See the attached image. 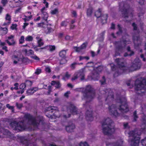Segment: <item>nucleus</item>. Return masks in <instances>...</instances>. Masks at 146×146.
Segmentation results:
<instances>
[{"mask_svg":"<svg viewBox=\"0 0 146 146\" xmlns=\"http://www.w3.org/2000/svg\"><path fill=\"white\" fill-rule=\"evenodd\" d=\"M145 0H137V2H138L139 4L141 5H142L144 4Z\"/></svg>","mask_w":146,"mask_h":146,"instance_id":"61","label":"nucleus"},{"mask_svg":"<svg viewBox=\"0 0 146 146\" xmlns=\"http://www.w3.org/2000/svg\"><path fill=\"white\" fill-rule=\"evenodd\" d=\"M141 121L143 124L146 125V116L145 115H144L143 116Z\"/></svg>","mask_w":146,"mask_h":146,"instance_id":"38","label":"nucleus"},{"mask_svg":"<svg viewBox=\"0 0 146 146\" xmlns=\"http://www.w3.org/2000/svg\"><path fill=\"white\" fill-rule=\"evenodd\" d=\"M132 26L133 27V30L134 31H137V25L134 22L132 23Z\"/></svg>","mask_w":146,"mask_h":146,"instance_id":"49","label":"nucleus"},{"mask_svg":"<svg viewBox=\"0 0 146 146\" xmlns=\"http://www.w3.org/2000/svg\"><path fill=\"white\" fill-rule=\"evenodd\" d=\"M79 145L80 146H89V145L86 142H85L84 143L81 142L80 143Z\"/></svg>","mask_w":146,"mask_h":146,"instance_id":"47","label":"nucleus"},{"mask_svg":"<svg viewBox=\"0 0 146 146\" xmlns=\"http://www.w3.org/2000/svg\"><path fill=\"white\" fill-rule=\"evenodd\" d=\"M47 46L48 47H46V48L48 47V50L50 52H52L56 49L55 46L54 45H49Z\"/></svg>","mask_w":146,"mask_h":146,"instance_id":"32","label":"nucleus"},{"mask_svg":"<svg viewBox=\"0 0 146 146\" xmlns=\"http://www.w3.org/2000/svg\"><path fill=\"white\" fill-rule=\"evenodd\" d=\"M141 133L138 134L137 131L136 130L130 131L128 133L130 138L128 139V142L131 146H139V143L140 139Z\"/></svg>","mask_w":146,"mask_h":146,"instance_id":"3","label":"nucleus"},{"mask_svg":"<svg viewBox=\"0 0 146 146\" xmlns=\"http://www.w3.org/2000/svg\"><path fill=\"white\" fill-rule=\"evenodd\" d=\"M135 53L133 51H131V52L129 54H128L127 52H125L124 54V56L125 57H126L128 56H131L133 55Z\"/></svg>","mask_w":146,"mask_h":146,"instance_id":"42","label":"nucleus"},{"mask_svg":"<svg viewBox=\"0 0 146 146\" xmlns=\"http://www.w3.org/2000/svg\"><path fill=\"white\" fill-rule=\"evenodd\" d=\"M132 39L135 48H138L141 45L142 41L140 39V37L139 36H132Z\"/></svg>","mask_w":146,"mask_h":146,"instance_id":"14","label":"nucleus"},{"mask_svg":"<svg viewBox=\"0 0 146 146\" xmlns=\"http://www.w3.org/2000/svg\"><path fill=\"white\" fill-rule=\"evenodd\" d=\"M5 19L6 20H7L8 21V23L9 24L11 23V16L9 14H6L5 17Z\"/></svg>","mask_w":146,"mask_h":146,"instance_id":"36","label":"nucleus"},{"mask_svg":"<svg viewBox=\"0 0 146 146\" xmlns=\"http://www.w3.org/2000/svg\"><path fill=\"white\" fill-rule=\"evenodd\" d=\"M85 68H83L79 70L77 73L78 77L80 78L81 81L85 79Z\"/></svg>","mask_w":146,"mask_h":146,"instance_id":"18","label":"nucleus"},{"mask_svg":"<svg viewBox=\"0 0 146 146\" xmlns=\"http://www.w3.org/2000/svg\"><path fill=\"white\" fill-rule=\"evenodd\" d=\"M117 27L118 28L119 31H118L116 33L117 35H119L122 34L123 31L122 30V28L121 27L120 25H119V24L118 25Z\"/></svg>","mask_w":146,"mask_h":146,"instance_id":"33","label":"nucleus"},{"mask_svg":"<svg viewBox=\"0 0 146 146\" xmlns=\"http://www.w3.org/2000/svg\"><path fill=\"white\" fill-rule=\"evenodd\" d=\"M132 117L133 118V119L132 120V121L136 122L137 121V119L138 118V116L137 114V111L136 110H135L134 111Z\"/></svg>","mask_w":146,"mask_h":146,"instance_id":"31","label":"nucleus"},{"mask_svg":"<svg viewBox=\"0 0 146 146\" xmlns=\"http://www.w3.org/2000/svg\"><path fill=\"white\" fill-rule=\"evenodd\" d=\"M121 74V73H119V71H116L113 74V76L114 78L118 76L119 75Z\"/></svg>","mask_w":146,"mask_h":146,"instance_id":"54","label":"nucleus"},{"mask_svg":"<svg viewBox=\"0 0 146 146\" xmlns=\"http://www.w3.org/2000/svg\"><path fill=\"white\" fill-rule=\"evenodd\" d=\"M106 146H123V142H122L121 143H119L118 141L113 143L106 142Z\"/></svg>","mask_w":146,"mask_h":146,"instance_id":"22","label":"nucleus"},{"mask_svg":"<svg viewBox=\"0 0 146 146\" xmlns=\"http://www.w3.org/2000/svg\"><path fill=\"white\" fill-rule=\"evenodd\" d=\"M95 95L94 91L91 86H87L84 92L83 96L84 99L87 100L86 102V104H87L88 100L89 102L91 101Z\"/></svg>","mask_w":146,"mask_h":146,"instance_id":"6","label":"nucleus"},{"mask_svg":"<svg viewBox=\"0 0 146 146\" xmlns=\"http://www.w3.org/2000/svg\"><path fill=\"white\" fill-rule=\"evenodd\" d=\"M95 15L97 18L100 19L99 20L102 25L107 23L108 15L107 14L102 15L101 9L99 8L98 11L95 12Z\"/></svg>","mask_w":146,"mask_h":146,"instance_id":"11","label":"nucleus"},{"mask_svg":"<svg viewBox=\"0 0 146 146\" xmlns=\"http://www.w3.org/2000/svg\"><path fill=\"white\" fill-rule=\"evenodd\" d=\"M115 44L118 45L116 46L115 49L117 51H121L123 48V47L121 41H116L115 42Z\"/></svg>","mask_w":146,"mask_h":146,"instance_id":"23","label":"nucleus"},{"mask_svg":"<svg viewBox=\"0 0 146 146\" xmlns=\"http://www.w3.org/2000/svg\"><path fill=\"white\" fill-rule=\"evenodd\" d=\"M26 87L31 86L33 82L32 81L29 80H26L25 83Z\"/></svg>","mask_w":146,"mask_h":146,"instance_id":"34","label":"nucleus"},{"mask_svg":"<svg viewBox=\"0 0 146 146\" xmlns=\"http://www.w3.org/2000/svg\"><path fill=\"white\" fill-rule=\"evenodd\" d=\"M31 58L37 61H39L40 58L36 55H34L33 56H31Z\"/></svg>","mask_w":146,"mask_h":146,"instance_id":"50","label":"nucleus"},{"mask_svg":"<svg viewBox=\"0 0 146 146\" xmlns=\"http://www.w3.org/2000/svg\"><path fill=\"white\" fill-rule=\"evenodd\" d=\"M21 61L23 63L26 64L29 62V59L27 57L23 56L21 58Z\"/></svg>","mask_w":146,"mask_h":146,"instance_id":"35","label":"nucleus"},{"mask_svg":"<svg viewBox=\"0 0 146 146\" xmlns=\"http://www.w3.org/2000/svg\"><path fill=\"white\" fill-rule=\"evenodd\" d=\"M42 40L41 39H40L39 40H38V47H40L43 45L44 43L41 42Z\"/></svg>","mask_w":146,"mask_h":146,"instance_id":"51","label":"nucleus"},{"mask_svg":"<svg viewBox=\"0 0 146 146\" xmlns=\"http://www.w3.org/2000/svg\"><path fill=\"white\" fill-rule=\"evenodd\" d=\"M134 62V63L132 64L130 68V69L132 71H134L140 69L141 66V62L139 60H135Z\"/></svg>","mask_w":146,"mask_h":146,"instance_id":"13","label":"nucleus"},{"mask_svg":"<svg viewBox=\"0 0 146 146\" xmlns=\"http://www.w3.org/2000/svg\"><path fill=\"white\" fill-rule=\"evenodd\" d=\"M25 120L17 122L16 121H11L10 124V126L15 131L19 132L24 129L25 128Z\"/></svg>","mask_w":146,"mask_h":146,"instance_id":"8","label":"nucleus"},{"mask_svg":"<svg viewBox=\"0 0 146 146\" xmlns=\"http://www.w3.org/2000/svg\"><path fill=\"white\" fill-rule=\"evenodd\" d=\"M46 10L45 7H43L40 10L41 13V17L43 20L45 21H47V19L48 17V13L46 11Z\"/></svg>","mask_w":146,"mask_h":146,"instance_id":"20","label":"nucleus"},{"mask_svg":"<svg viewBox=\"0 0 146 146\" xmlns=\"http://www.w3.org/2000/svg\"><path fill=\"white\" fill-rule=\"evenodd\" d=\"M100 82L101 85H104L106 84V79L104 76L102 77V80H100Z\"/></svg>","mask_w":146,"mask_h":146,"instance_id":"41","label":"nucleus"},{"mask_svg":"<svg viewBox=\"0 0 146 146\" xmlns=\"http://www.w3.org/2000/svg\"><path fill=\"white\" fill-rule=\"evenodd\" d=\"M58 9L56 8L50 11L51 14L52 15H54L58 14Z\"/></svg>","mask_w":146,"mask_h":146,"instance_id":"37","label":"nucleus"},{"mask_svg":"<svg viewBox=\"0 0 146 146\" xmlns=\"http://www.w3.org/2000/svg\"><path fill=\"white\" fill-rule=\"evenodd\" d=\"M45 71L47 72L48 73H50L51 72V70L50 69L49 67H46L45 69Z\"/></svg>","mask_w":146,"mask_h":146,"instance_id":"60","label":"nucleus"},{"mask_svg":"<svg viewBox=\"0 0 146 146\" xmlns=\"http://www.w3.org/2000/svg\"><path fill=\"white\" fill-rule=\"evenodd\" d=\"M90 110H87L86 113V120L88 121H92L93 120V117L92 115L93 110L91 106H89Z\"/></svg>","mask_w":146,"mask_h":146,"instance_id":"16","label":"nucleus"},{"mask_svg":"<svg viewBox=\"0 0 146 146\" xmlns=\"http://www.w3.org/2000/svg\"><path fill=\"white\" fill-rule=\"evenodd\" d=\"M68 50L67 49L66 50H62L59 52V56L62 58L60 60V64L62 65L66 62V54Z\"/></svg>","mask_w":146,"mask_h":146,"instance_id":"12","label":"nucleus"},{"mask_svg":"<svg viewBox=\"0 0 146 146\" xmlns=\"http://www.w3.org/2000/svg\"><path fill=\"white\" fill-rule=\"evenodd\" d=\"M33 39V37L32 36L30 35L28 36L25 38V40L26 41H32Z\"/></svg>","mask_w":146,"mask_h":146,"instance_id":"43","label":"nucleus"},{"mask_svg":"<svg viewBox=\"0 0 146 146\" xmlns=\"http://www.w3.org/2000/svg\"><path fill=\"white\" fill-rule=\"evenodd\" d=\"M86 44L85 43H83L80 46V47L81 49H84L86 48Z\"/></svg>","mask_w":146,"mask_h":146,"instance_id":"64","label":"nucleus"},{"mask_svg":"<svg viewBox=\"0 0 146 146\" xmlns=\"http://www.w3.org/2000/svg\"><path fill=\"white\" fill-rule=\"evenodd\" d=\"M6 106L7 108H8L9 109L11 110L12 112L14 111V109L13 106H10L9 104H7L6 105Z\"/></svg>","mask_w":146,"mask_h":146,"instance_id":"39","label":"nucleus"},{"mask_svg":"<svg viewBox=\"0 0 146 146\" xmlns=\"http://www.w3.org/2000/svg\"><path fill=\"white\" fill-rule=\"evenodd\" d=\"M46 116L48 118H52L60 117V111L56 107L50 106L45 110Z\"/></svg>","mask_w":146,"mask_h":146,"instance_id":"5","label":"nucleus"},{"mask_svg":"<svg viewBox=\"0 0 146 146\" xmlns=\"http://www.w3.org/2000/svg\"><path fill=\"white\" fill-rule=\"evenodd\" d=\"M74 48L77 52H80L82 50L81 48L80 47H74Z\"/></svg>","mask_w":146,"mask_h":146,"instance_id":"62","label":"nucleus"},{"mask_svg":"<svg viewBox=\"0 0 146 146\" xmlns=\"http://www.w3.org/2000/svg\"><path fill=\"white\" fill-rule=\"evenodd\" d=\"M23 52L25 53V54L26 56H30L32 55H34V51L31 49L28 50L27 49H25L23 50Z\"/></svg>","mask_w":146,"mask_h":146,"instance_id":"28","label":"nucleus"},{"mask_svg":"<svg viewBox=\"0 0 146 146\" xmlns=\"http://www.w3.org/2000/svg\"><path fill=\"white\" fill-rule=\"evenodd\" d=\"M38 89L37 87L33 88H32L28 89L27 91V93L28 95H32L35 92L38 91Z\"/></svg>","mask_w":146,"mask_h":146,"instance_id":"26","label":"nucleus"},{"mask_svg":"<svg viewBox=\"0 0 146 146\" xmlns=\"http://www.w3.org/2000/svg\"><path fill=\"white\" fill-rule=\"evenodd\" d=\"M67 25V22L65 21H62L60 24V26L61 27L64 26L66 27Z\"/></svg>","mask_w":146,"mask_h":146,"instance_id":"46","label":"nucleus"},{"mask_svg":"<svg viewBox=\"0 0 146 146\" xmlns=\"http://www.w3.org/2000/svg\"><path fill=\"white\" fill-rule=\"evenodd\" d=\"M66 109L68 111H69L71 113H78L76 108L71 103H69L68 105L66 106Z\"/></svg>","mask_w":146,"mask_h":146,"instance_id":"17","label":"nucleus"},{"mask_svg":"<svg viewBox=\"0 0 146 146\" xmlns=\"http://www.w3.org/2000/svg\"><path fill=\"white\" fill-rule=\"evenodd\" d=\"M8 2L7 0H1V3L3 6H5Z\"/></svg>","mask_w":146,"mask_h":146,"instance_id":"58","label":"nucleus"},{"mask_svg":"<svg viewBox=\"0 0 146 146\" xmlns=\"http://www.w3.org/2000/svg\"><path fill=\"white\" fill-rule=\"evenodd\" d=\"M48 46H45V47L42 48H38L37 47H36L35 48V50L36 51H38L39 50H41L42 49H46V47H47Z\"/></svg>","mask_w":146,"mask_h":146,"instance_id":"56","label":"nucleus"},{"mask_svg":"<svg viewBox=\"0 0 146 146\" xmlns=\"http://www.w3.org/2000/svg\"><path fill=\"white\" fill-rule=\"evenodd\" d=\"M42 30L46 34H50L53 31V29L51 27H49L48 25H45L43 27Z\"/></svg>","mask_w":146,"mask_h":146,"instance_id":"21","label":"nucleus"},{"mask_svg":"<svg viewBox=\"0 0 146 146\" xmlns=\"http://www.w3.org/2000/svg\"><path fill=\"white\" fill-rule=\"evenodd\" d=\"M2 133L3 134L9 136L11 134L10 132L8 130L5 129L3 127L0 126V133Z\"/></svg>","mask_w":146,"mask_h":146,"instance_id":"25","label":"nucleus"},{"mask_svg":"<svg viewBox=\"0 0 146 146\" xmlns=\"http://www.w3.org/2000/svg\"><path fill=\"white\" fill-rule=\"evenodd\" d=\"M14 86H15L14 87V90H17L19 89L18 87L19 86V84L17 83H15L14 84Z\"/></svg>","mask_w":146,"mask_h":146,"instance_id":"55","label":"nucleus"},{"mask_svg":"<svg viewBox=\"0 0 146 146\" xmlns=\"http://www.w3.org/2000/svg\"><path fill=\"white\" fill-rule=\"evenodd\" d=\"M78 77V76L77 74L76 76H74L72 77L71 79V80L72 81H74L77 79Z\"/></svg>","mask_w":146,"mask_h":146,"instance_id":"63","label":"nucleus"},{"mask_svg":"<svg viewBox=\"0 0 146 146\" xmlns=\"http://www.w3.org/2000/svg\"><path fill=\"white\" fill-rule=\"evenodd\" d=\"M14 38V35H11L7 37V39L5 41L9 46H13L16 44Z\"/></svg>","mask_w":146,"mask_h":146,"instance_id":"19","label":"nucleus"},{"mask_svg":"<svg viewBox=\"0 0 146 146\" xmlns=\"http://www.w3.org/2000/svg\"><path fill=\"white\" fill-rule=\"evenodd\" d=\"M52 85L55 86V87L56 88H59L61 86V84L59 81H52L51 82Z\"/></svg>","mask_w":146,"mask_h":146,"instance_id":"27","label":"nucleus"},{"mask_svg":"<svg viewBox=\"0 0 146 146\" xmlns=\"http://www.w3.org/2000/svg\"><path fill=\"white\" fill-rule=\"evenodd\" d=\"M25 87L26 86L25 83L21 84L19 86V88L21 90H24Z\"/></svg>","mask_w":146,"mask_h":146,"instance_id":"48","label":"nucleus"},{"mask_svg":"<svg viewBox=\"0 0 146 146\" xmlns=\"http://www.w3.org/2000/svg\"><path fill=\"white\" fill-rule=\"evenodd\" d=\"M21 141L23 144L26 145L25 146H31V144L29 143L28 141L24 139V141L21 140Z\"/></svg>","mask_w":146,"mask_h":146,"instance_id":"40","label":"nucleus"},{"mask_svg":"<svg viewBox=\"0 0 146 146\" xmlns=\"http://www.w3.org/2000/svg\"><path fill=\"white\" fill-rule=\"evenodd\" d=\"M141 143L143 146H146V137L142 139Z\"/></svg>","mask_w":146,"mask_h":146,"instance_id":"45","label":"nucleus"},{"mask_svg":"<svg viewBox=\"0 0 146 146\" xmlns=\"http://www.w3.org/2000/svg\"><path fill=\"white\" fill-rule=\"evenodd\" d=\"M41 72V70L40 69H37L35 73L36 74L38 75Z\"/></svg>","mask_w":146,"mask_h":146,"instance_id":"59","label":"nucleus"},{"mask_svg":"<svg viewBox=\"0 0 146 146\" xmlns=\"http://www.w3.org/2000/svg\"><path fill=\"white\" fill-rule=\"evenodd\" d=\"M106 93L108 92V95L106 99V101L107 102V104L109 105V110L111 115H113L115 117L118 116L119 114L116 110V105L112 104L111 106H109V104L112 102L114 99V93L112 90L110 88L106 89L105 90Z\"/></svg>","mask_w":146,"mask_h":146,"instance_id":"1","label":"nucleus"},{"mask_svg":"<svg viewBox=\"0 0 146 146\" xmlns=\"http://www.w3.org/2000/svg\"><path fill=\"white\" fill-rule=\"evenodd\" d=\"M24 117L26 119H28L29 121L31 122V124L34 126L37 127L40 123L44 125V121L42 118H40L39 121V123L37 122L35 117H33L32 115H31L29 113L25 114Z\"/></svg>","mask_w":146,"mask_h":146,"instance_id":"9","label":"nucleus"},{"mask_svg":"<svg viewBox=\"0 0 146 146\" xmlns=\"http://www.w3.org/2000/svg\"><path fill=\"white\" fill-rule=\"evenodd\" d=\"M17 25L16 24H13L10 27V28L12 30H14L17 29Z\"/></svg>","mask_w":146,"mask_h":146,"instance_id":"52","label":"nucleus"},{"mask_svg":"<svg viewBox=\"0 0 146 146\" xmlns=\"http://www.w3.org/2000/svg\"><path fill=\"white\" fill-rule=\"evenodd\" d=\"M120 4H122L123 5V8L121 11L122 17L124 18H128L129 12V11H131V12L130 13V15H131V17H133L134 10L130 7V5L126 3V2H122L121 3H119V6L121 5Z\"/></svg>","mask_w":146,"mask_h":146,"instance_id":"7","label":"nucleus"},{"mask_svg":"<svg viewBox=\"0 0 146 146\" xmlns=\"http://www.w3.org/2000/svg\"><path fill=\"white\" fill-rule=\"evenodd\" d=\"M113 121L109 117L104 119L102 122L103 127V132L104 134L108 136L112 135L115 131L114 127H112L111 125L113 123Z\"/></svg>","mask_w":146,"mask_h":146,"instance_id":"2","label":"nucleus"},{"mask_svg":"<svg viewBox=\"0 0 146 146\" xmlns=\"http://www.w3.org/2000/svg\"><path fill=\"white\" fill-rule=\"evenodd\" d=\"M25 42L24 37L23 36H21L20 38L19 39V44H22Z\"/></svg>","mask_w":146,"mask_h":146,"instance_id":"44","label":"nucleus"},{"mask_svg":"<svg viewBox=\"0 0 146 146\" xmlns=\"http://www.w3.org/2000/svg\"><path fill=\"white\" fill-rule=\"evenodd\" d=\"M135 89L136 91H140L141 94L146 93V79L141 77L137 78L135 82Z\"/></svg>","mask_w":146,"mask_h":146,"instance_id":"4","label":"nucleus"},{"mask_svg":"<svg viewBox=\"0 0 146 146\" xmlns=\"http://www.w3.org/2000/svg\"><path fill=\"white\" fill-rule=\"evenodd\" d=\"M75 128V125L73 123H72L70 125L66 126V129L67 132H71L73 131V130Z\"/></svg>","mask_w":146,"mask_h":146,"instance_id":"24","label":"nucleus"},{"mask_svg":"<svg viewBox=\"0 0 146 146\" xmlns=\"http://www.w3.org/2000/svg\"><path fill=\"white\" fill-rule=\"evenodd\" d=\"M93 9L92 7L88 8L86 11V15L87 17H91L93 13Z\"/></svg>","mask_w":146,"mask_h":146,"instance_id":"30","label":"nucleus"},{"mask_svg":"<svg viewBox=\"0 0 146 146\" xmlns=\"http://www.w3.org/2000/svg\"><path fill=\"white\" fill-rule=\"evenodd\" d=\"M16 106L17 108L19 109L21 108L23 106V105L21 104H18L17 103H16Z\"/></svg>","mask_w":146,"mask_h":146,"instance_id":"57","label":"nucleus"},{"mask_svg":"<svg viewBox=\"0 0 146 146\" xmlns=\"http://www.w3.org/2000/svg\"><path fill=\"white\" fill-rule=\"evenodd\" d=\"M77 63L74 62L70 65V67L72 69H74L75 68V66L77 65Z\"/></svg>","mask_w":146,"mask_h":146,"instance_id":"53","label":"nucleus"},{"mask_svg":"<svg viewBox=\"0 0 146 146\" xmlns=\"http://www.w3.org/2000/svg\"><path fill=\"white\" fill-rule=\"evenodd\" d=\"M71 76V74L68 72H66L64 75L62 76V79L66 81Z\"/></svg>","mask_w":146,"mask_h":146,"instance_id":"29","label":"nucleus"},{"mask_svg":"<svg viewBox=\"0 0 146 146\" xmlns=\"http://www.w3.org/2000/svg\"><path fill=\"white\" fill-rule=\"evenodd\" d=\"M115 62L119 68L125 67L126 63L124 58H117L115 60Z\"/></svg>","mask_w":146,"mask_h":146,"instance_id":"15","label":"nucleus"},{"mask_svg":"<svg viewBox=\"0 0 146 146\" xmlns=\"http://www.w3.org/2000/svg\"><path fill=\"white\" fill-rule=\"evenodd\" d=\"M118 102L120 103L118 109L122 113H126L129 111L127 100L125 97H121L118 100Z\"/></svg>","mask_w":146,"mask_h":146,"instance_id":"10","label":"nucleus"}]
</instances>
